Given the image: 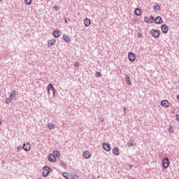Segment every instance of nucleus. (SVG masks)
I'll return each mask as SVG.
<instances>
[{
  "label": "nucleus",
  "mask_w": 179,
  "mask_h": 179,
  "mask_svg": "<svg viewBox=\"0 0 179 179\" xmlns=\"http://www.w3.org/2000/svg\"><path fill=\"white\" fill-rule=\"evenodd\" d=\"M43 177H48V175L50 174V173H51V171H52V169L50 168V166H45L43 168Z\"/></svg>",
  "instance_id": "1"
},
{
  "label": "nucleus",
  "mask_w": 179,
  "mask_h": 179,
  "mask_svg": "<svg viewBox=\"0 0 179 179\" xmlns=\"http://www.w3.org/2000/svg\"><path fill=\"white\" fill-rule=\"evenodd\" d=\"M170 166V159L169 157H166L162 159V167L164 169H169V166Z\"/></svg>",
  "instance_id": "2"
},
{
  "label": "nucleus",
  "mask_w": 179,
  "mask_h": 179,
  "mask_svg": "<svg viewBox=\"0 0 179 179\" xmlns=\"http://www.w3.org/2000/svg\"><path fill=\"white\" fill-rule=\"evenodd\" d=\"M151 35L154 38H159L160 37V31L159 29H151Z\"/></svg>",
  "instance_id": "3"
},
{
  "label": "nucleus",
  "mask_w": 179,
  "mask_h": 179,
  "mask_svg": "<svg viewBox=\"0 0 179 179\" xmlns=\"http://www.w3.org/2000/svg\"><path fill=\"white\" fill-rule=\"evenodd\" d=\"M128 58H129V60L131 61V62H134L135 59H136V57L135 56V54H134V52H129Z\"/></svg>",
  "instance_id": "4"
},
{
  "label": "nucleus",
  "mask_w": 179,
  "mask_h": 179,
  "mask_svg": "<svg viewBox=\"0 0 179 179\" xmlns=\"http://www.w3.org/2000/svg\"><path fill=\"white\" fill-rule=\"evenodd\" d=\"M48 160L52 163H55V162H57V158L52 155V153H50L48 156Z\"/></svg>",
  "instance_id": "5"
},
{
  "label": "nucleus",
  "mask_w": 179,
  "mask_h": 179,
  "mask_svg": "<svg viewBox=\"0 0 179 179\" xmlns=\"http://www.w3.org/2000/svg\"><path fill=\"white\" fill-rule=\"evenodd\" d=\"M154 22L155 24H162L163 23V19L160 16H157L155 18Z\"/></svg>",
  "instance_id": "6"
},
{
  "label": "nucleus",
  "mask_w": 179,
  "mask_h": 179,
  "mask_svg": "<svg viewBox=\"0 0 179 179\" xmlns=\"http://www.w3.org/2000/svg\"><path fill=\"white\" fill-rule=\"evenodd\" d=\"M161 29L164 34H167L169 33V27H167L166 24H162L161 27Z\"/></svg>",
  "instance_id": "7"
},
{
  "label": "nucleus",
  "mask_w": 179,
  "mask_h": 179,
  "mask_svg": "<svg viewBox=\"0 0 179 179\" xmlns=\"http://www.w3.org/2000/svg\"><path fill=\"white\" fill-rule=\"evenodd\" d=\"M46 89H50L53 96L55 94V92L57 91L55 90V87H54V85L52 83H49L46 87Z\"/></svg>",
  "instance_id": "8"
},
{
  "label": "nucleus",
  "mask_w": 179,
  "mask_h": 179,
  "mask_svg": "<svg viewBox=\"0 0 179 179\" xmlns=\"http://www.w3.org/2000/svg\"><path fill=\"white\" fill-rule=\"evenodd\" d=\"M103 148L106 152H110V150H111V146L107 143H103Z\"/></svg>",
  "instance_id": "9"
},
{
  "label": "nucleus",
  "mask_w": 179,
  "mask_h": 179,
  "mask_svg": "<svg viewBox=\"0 0 179 179\" xmlns=\"http://www.w3.org/2000/svg\"><path fill=\"white\" fill-rule=\"evenodd\" d=\"M22 148L25 152H29V150H30V143H24L22 145Z\"/></svg>",
  "instance_id": "10"
},
{
  "label": "nucleus",
  "mask_w": 179,
  "mask_h": 179,
  "mask_svg": "<svg viewBox=\"0 0 179 179\" xmlns=\"http://www.w3.org/2000/svg\"><path fill=\"white\" fill-rule=\"evenodd\" d=\"M125 80H126V83L127 85H128V86H132V82H131V78H129V76L128 75H125Z\"/></svg>",
  "instance_id": "11"
},
{
  "label": "nucleus",
  "mask_w": 179,
  "mask_h": 179,
  "mask_svg": "<svg viewBox=\"0 0 179 179\" xmlns=\"http://www.w3.org/2000/svg\"><path fill=\"white\" fill-rule=\"evenodd\" d=\"M83 22H84V26L85 27H89L90 25L91 24L90 19H89V18L84 19Z\"/></svg>",
  "instance_id": "12"
},
{
  "label": "nucleus",
  "mask_w": 179,
  "mask_h": 179,
  "mask_svg": "<svg viewBox=\"0 0 179 179\" xmlns=\"http://www.w3.org/2000/svg\"><path fill=\"white\" fill-rule=\"evenodd\" d=\"M161 106L165 107V108H169V101L163 100L161 101Z\"/></svg>",
  "instance_id": "13"
},
{
  "label": "nucleus",
  "mask_w": 179,
  "mask_h": 179,
  "mask_svg": "<svg viewBox=\"0 0 179 179\" xmlns=\"http://www.w3.org/2000/svg\"><path fill=\"white\" fill-rule=\"evenodd\" d=\"M134 14L136 16H141V15H142V10H141V8H137L134 10Z\"/></svg>",
  "instance_id": "14"
},
{
  "label": "nucleus",
  "mask_w": 179,
  "mask_h": 179,
  "mask_svg": "<svg viewBox=\"0 0 179 179\" xmlns=\"http://www.w3.org/2000/svg\"><path fill=\"white\" fill-rule=\"evenodd\" d=\"M9 98L12 100H14V99H16V91L13 90L9 96Z\"/></svg>",
  "instance_id": "15"
},
{
  "label": "nucleus",
  "mask_w": 179,
  "mask_h": 179,
  "mask_svg": "<svg viewBox=\"0 0 179 179\" xmlns=\"http://www.w3.org/2000/svg\"><path fill=\"white\" fill-rule=\"evenodd\" d=\"M119 150L120 149L118 148V147H114V148L113 149V155H115V156H118V155H120Z\"/></svg>",
  "instance_id": "16"
},
{
  "label": "nucleus",
  "mask_w": 179,
  "mask_h": 179,
  "mask_svg": "<svg viewBox=\"0 0 179 179\" xmlns=\"http://www.w3.org/2000/svg\"><path fill=\"white\" fill-rule=\"evenodd\" d=\"M83 157L85 159H89V157H92V155L90 154V152L89 151H85L83 152Z\"/></svg>",
  "instance_id": "17"
},
{
  "label": "nucleus",
  "mask_w": 179,
  "mask_h": 179,
  "mask_svg": "<svg viewBox=\"0 0 179 179\" xmlns=\"http://www.w3.org/2000/svg\"><path fill=\"white\" fill-rule=\"evenodd\" d=\"M53 36L55 38H59L60 36H61V34H59V31L58 30H55L54 32H53Z\"/></svg>",
  "instance_id": "18"
},
{
  "label": "nucleus",
  "mask_w": 179,
  "mask_h": 179,
  "mask_svg": "<svg viewBox=\"0 0 179 179\" xmlns=\"http://www.w3.org/2000/svg\"><path fill=\"white\" fill-rule=\"evenodd\" d=\"M56 42H57V40L52 39V40L48 41V44L49 45H50V47H52L55 44Z\"/></svg>",
  "instance_id": "19"
},
{
  "label": "nucleus",
  "mask_w": 179,
  "mask_h": 179,
  "mask_svg": "<svg viewBox=\"0 0 179 179\" xmlns=\"http://www.w3.org/2000/svg\"><path fill=\"white\" fill-rule=\"evenodd\" d=\"M63 40L65 41L66 43H71V38L66 35L63 36Z\"/></svg>",
  "instance_id": "20"
},
{
  "label": "nucleus",
  "mask_w": 179,
  "mask_h": 179,
  "mask_svg": "<svg viewBox=\"0 0 179 179\" xmlns=\"http://www.w3.org/2000/svg\"><path fill=\"white\" fill-rule=\"evenodd\" d=\"M52 155H54L55 157H59V156H61V153L58 150L53 151Z\"/></svg>",
  "instance_id": "21"
},
{
  "label": "nucleus",
  "mask_w": 179,
  "mask_h": 179,
  "mask_svg": "<svg viewBox=\"0 0 179 179\" xmlns=\"http://www.w3.org/2000/svg\"><path fill=\"white\" fill-rule=\"evenodd\" d=\"M48 128H49V129H55V125L49 123L47 124Z\"/></svg>",
  "instance_id": "22"
},
{
  "label": "nucleus",
  "mask_w": 179,
  "mask_h": 179,
  "mask_svg": "<svg viewBox=\"0 0 179 179\" xmlns=\"http://www.w3.org/2000/svg\"><path fill=\"white\" fill-rule=\"evenodd\" d=\"M154 10H155L156 12H159V10H160V6L159 4H156L154 6Z\"/></svg>",
  "instance_id": "23"
},
{
  "label": "nucleus",
  "mask_w": 179,
  "mask_h": 179,
  "mask_svg": "<svg viewBox=\"0 0 179 179\" xmlns=\"http://www.w3.org/2000/svg\"><path fill=\"white\" fill-rule=\"evenodd\" d=\"M144 22H145V23H153V22H152L150 20V18L148 17H144Z\"/></svg>",
  "instance_id": "24"
},
{
  "label": "nucleus",
  "mask_w": 179,
  "mask_h": 179,
  "mask_svg": "<svg viewBox=\"0 0 179 179\" xmlns=\"http://www.w3.org/2000/svg\"><path fill=\"white\" fill-rule=\"evenodd\" d=\"M128 146H134L135 143L132 140H129L127 143Z\"/></svg>",
  "instance_id": "25"
},
{
  "label": "nucleus",
  "mask_w": 179,
  "mask_h": 179,
  "mask_svg": "<svg viewBox=\"0 0 179 179\" xmlns=\"http://www.w3.org/2000/svg\"><path fill=\"white\" fill-rule=\"evenodd\" d=\"M63 177L64 178L69 179V173H66V172H64L63 173Z\"/></svg>",
  "instance_id": "26"
},
{
  "label": "nucleus",
  "mask_w": 179,
  "mask_h": 179,
  "mask_svg": "<svg viewBox=\"0 0 179 179\" xmlns=\"http://www.w3.org/2000/svg\"><path fill=\"white\" fill-rule=\"evenodd\" d=\"M95 77H96V78H101V72L97 71V72L95 73Z\"/></svg>",
  "instance_id": "27"
},
{
  "label": "nucleus",
  "mask_w": 179,
  "mask_h": 179,
  "mask_svg": "<svg viewBox=\"0 0 179 179\" xmlns=\"http://www.w3.org/2000/svg\"><path fill=\"white\" fill-rule=\"evenodd\" d=\"M11 102H12V99L10 97L6 99V104H9Z\"/></svg>",
  "instance_id": "28"
},
{
  "label": "nucleus",
  "mask_w": 179,
  "mask_h": 179,
  "mask_svg": "<svg viewBox=\"0 0 179 179\" xmlns=\"http://www.w3.org/2000/svg\"><path fill=\"white\" fill-rule=\"evenodd\" d=\"M25 5H31V0H24Z\"/></svg>",
  "instance_id": "29"
},
{
  "label": "nucleus",
  "mask_w": 179,
  "mask_h": 179,
  "mask_svg": "<svg viewBox=\"0 0 179 179\" xmlns=\"http://www.w3.org/2000/svg\"><path fill=\"white\" fill-rule=\"evenodd\" d=\"M69 179H78V177L72 175H69Z\"/></svg>",
  "instance_id": "30"
},
{
  "label": "nucleus",
  "mask_w": 179,
  "mask_h": 179,
  "mask_svg": "<svg viewBox=\"0 0 179 179\" xmlns=\"http://www.w3.org/2000/svg\"><path fill=\"white\" fill-rule=\"evenodd\" d=\"M79 65H80V63H79V62H76V63H74V66H79Z\"/></svg>",
  "instance_id": "31"
},
{
  "label": "nucleus",
  "mask_w": 179,
  "mask_h": 179,
  "mask_svg": "<svg viewBox=\"0 0 179 179\" xmlns=\"http://www.w3.org/2000/svg\"><path fill=\"white\" fill-rule=\"evenodd\" d=\"M150 20H151V22H153V20L155 21V17H153V15H150Z\"/></svg>",
  "instance_id": "32"
},
{
  "label": "nucleus",
  "mask_w": 179,
  "mask_h": 179,
  "mask_svg": "<svg viewBox=\"0 0 179 179\" xmlns=\"http://www.w3.org/2000/svg\"><path fill=\"white\" fill-rule=\"evenodd\" d=\"M22 149H23V148L20 145L17 147V152H20V150H21Z\"/></svg>",
  "instance_id": "33"
},
{
  "label": "nucleus",
  "mask_w": 179,
  "mask_h": 179,
  "mask_svg": "<svg viewBox=\"0 0 179 179\" xmlns=\"http://www.w3.org/2000/svg\"><path fill=\"white\" fill-rule=\"evenodd\" d=\"M170 132H173L174 131V128H173L171 126L169 128Z\"/></svg>",
  "instance_id": "34"
},
{
  "label": "nucleus",
  "mask_w": 179,
  "mask_h": 179,
  "mask_svg": "<svg viewBox=\"0 0 179 179\" xmlns=\"http://www.w3.org/2000/svg\"><path fill=\"white\" fill-rule=\"evenodd\" d=\"M138 38H142V34L138 33Z\"/></svg>",
  "instance_id": "35"
},
{
  "label": "nucleus",
  "mask_w": 179,
  "mask_h": 179,
  "mask_svg": "<svg viewBox=\"0 0 179 179\" xmlns=\"http://www.w3.org/2000/svg\"><path fill=\"white\" fill-rule=\"evenodd\" d=\"M48 90V94H51V90L50 89H47Z\"/></svg>",
  "instance_id": "36"
},
{
  "label": "nucleus",
  "mask_w": 179,
  "mask_h": 179,
  "mask_svg": "<svg viewBox=\"0 0 179 179\" xmlns=\"http://www.w3.org/2000/svg\"><path fill=\"white\" fill-rule=\"evenodd\" d=\"M176 120L179 122V115H176Z\"/></svg>",
  "instance_id": "37"
},
{
  "label": "nucleus",
  "mask_w": 179,
  "mask_h": 179,
  "mask_svg": "<svg viewBox=\"0 0 179 179\" xmlns=\"http://www.w3.org/2000/svg\"><path fill=\"white\" fill-rule=\"evenodd\" d=\"M59 165L62 166V167H65V164L64 163H60Z\"/></svg>",
  "instance_id": "38"
},
{
  "label": "nucleus",
  "mask_w": 179,
  "mask_h": 179,
  "mask_svg": "<svg viewBox=\"0 0 179 179\" xmlns=\"http://www.w3.org/2000/svg\"><path fill=\"white\" fill-rule=\"evenodd\" d=\"M54 9H55V10H58V7H57V6H54Z\"/></svg>",
  "instance_id": "39"
},
{
  "label": "nucleus",
  "mask_w": 179,
  "mask_h": 179,
  "mask_svg": "<svg viewBox=\"0 0 179 179\" xmlns=\"http://www.w3.org/2000/svg\"><path fill=\"white\" fill-rule=\"evenodd\" d=\"M64 22L65 23H68V19H66V17H64Z\"/></svg>",
  "instance_id": "40"
},
{
  "label": "nucleus",
  "mask_w": 179,
  "mask_h": 179,
  "mask_svg": "<svg viewBox=\"0 0 179 179\" xmlns=\"http://www.w3.org/2000/svg\"><path fill=\"white\" fill-rule=\"evenodd\" d=\"M129 169H132V167H134V165H132V164H129Z\"/></svg>",
  "instance_id": "41"
},
{
  "label": "nucleus",
  "mask_w": 179,
  "mask_h": 179,
  "mask_svg": "<svg viewBox=\"0 0 179 179\" xmlns=\"http://www.w3.org/2000/svg\"><path fill=\"white\" fill-rule=\"evenodd\" d=\"M124 113L127 112V108H124Z\"/></svg>",
  "instance_id": "42"
},
{
  "label": "nucleus",
  "mask_w": 179,
  "mask_h": 179,
  "mask_svg": "<svg viewBox=\"0 0 179 179\" xmlns=\"http://www.w3.org/2000/svg\"><path fill=\"white\" fill-rule=\"evenodd\" d=\"M0 125H2V120L0 119Z\"/></svg>",
  "instance_id": "43"
},
{
  "label": "nucleus",
  "mask_w": 179,
  "mask_h": 179,
  "mask_svg": "<svg viewBox=\"0 0 179 179\" xmlns=\"http://www.w3.org/2000/svg\"><path fill=\"white\" fill-rule=\"evenodd\" d=\"M92 179H96V176H93Z\"/></svg>",
  "instance_id": "44"
},
{
  "label": "nucleus",
  "mask_w": 179,
  "mask_h": 179,
  "mask_svg": "<svg viewBox=\"0 0 179 179\" xmlns=\"http://www.w3.org/2000/svg\"><path fill=\"white\" fill-rule=\"evenodd\" d=\"M39 179H41V178H39Z\"/></svg>",
  "instance_id": "45"
}]
</instances>
